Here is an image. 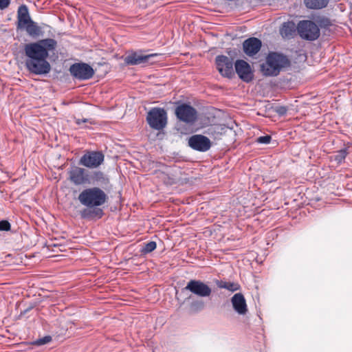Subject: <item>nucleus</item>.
<instances>
[{
  "instance_id": "dca6fc26",
  "label": "nucleus",
  "mask_w": 352,
  "mask_h": 352,
  "mask_svg": "<svg viewBox=\"0 0 352 352\" xmlns=\"http://www.w3.org/2000/svg\"><path fill=\"white\" fill-rule=\"evenodd\" d=\"M262 43L257 38L252 37L246 39L243 43V51L249 56H253L261 50Z\"/></svg>"
},
{
  "instance_id": "2f4dec72",
  "label": "nucleus",
  "mask_w": 352,
  "mask_h": 352,
  "mask_svg": "<svg viewBox=\"0 0 352 352\" xmlns=\"http://www.w3.org/2000/svg\"><path fill=\"white\" fill-rule=\"evenodd\" d=\"M278 112L280 114H283V113H285L286 112V109H285V107H280V108L278 109Z\"/></svg>"
},
{
  "instance_id": "b1692460",
  "label": "nucleus",
  "mask_w": 352,
  "mask_h": 352,
  "mask_svg": "<svg viewBox=\"0 0 352 352\" xmlns=\"http://www.w3.org/2000/svg\"><path fill=\"white\" fill-rule=\"evenodd\" d=\"M348 153L346 148H342L336 151L333 157L338 164H342L344 162Z\"/></svg>"
},
{
  "instance_id": "aec40b11",
  "label": "nucleus",
  "mask_w": 352,
  "mask_h": 352,
  "mask_svg": "<svg viewBox=\"0 0 352 352\" xmlns=\"http://www.w3.org/2000/svg\"><path fill=\"white\" fill-rule=\"evenodd\" d=\"M103 210L99 208H86L80 212V216L83 219H90L94 217L101 218L103 215Z\"/></svg>"
},
{
  "instance_id": "f3484780",
  "label": "nucleus",
  "mask_w": 352,
  "mask_h": 352,
  "mask_svg": "<svg viewBox=\"0 0 352 352\" xmlns=\"http://www.w3.org/2000/svg\"><path fill=\"white\" fill-rule=\"evenodd\" d=\"M231 302L234 310L239 315H245L248 311V306L244 296L241 293L235 294L231 298Z\"/></svg>"
},
{
  "instance_id": "c85d7f7f",
  "label": "nucleus",
  "mask_w": 352,
  "mask_h": 352,
  "mask_svg": "<svg viewBox=\"0 0 352 352\" xmlns=\"http://www.w3.org/2000/svg\"><path fill=\"white\" fill-rule=\"evenodd\" d=\"M271 139L272 138L270 135L261 136L257 138L256 142L259 144H267L270 142Z\"/></svg>"
},
{
  "instance_id": "6e6552de",
  "label": "nucleus",
  "mask_w": 352,
  "mask_h": 352,
  "mask_svg": "<svg viewBox=\"0 0 352 352\" xmlns=\"http://www.w3.org/2000/svg\"><path fill=\"white\" fill-rule=\"evenodd\" d=\"M71 75L76 79L85 80L90 79L94 74L93 68L85 63H76L69 67Z\"/></svg>"
},
{
  "instance_id": "bb28decb",
  "label": "nucleus",
  "mask_w": 352,
  "mask_h": 352,
  "mask_svg": "<svg viewBox=\"0 0 352 352\" xmlns=\"http://www.w3.org/2000/svg\"><path fill=\"white\" fill-rule=\"evenodd\" d=\"M52 340V338L50 336H46L42 338L37 339L33 343L36 346H41L49 343Z\"/></svg>"
},
{
  "instance_id": "7ed1b4c3",
  "label": "nucleus",
  "mask_w": 352,
  "mask_h": 352,
  "mask_svg": "<svg viewBox=\"0 0 352 352\" xmlns=\"http://www.w3.org/2000/svg\"><path fill=\"white\" fill-rule=\"evenodd\" d=\"M288 58L280 54L272 52L268 54L266 62L261 65V72L266 76H276L282 68L289 65Z\"/></svg>"
},
{
  "instance_id": "9d476101",
  "label": "nucleus",
  "mask_w": 352,
  "mask_h": 352,
  "mask_svg": "<svg viewBox=\"0 0 352 352\" xmlns=\"http://www.w3.org/2000/svg\"><path fill=\"white\" fill-rule=\"evenodd\" d=\"M184 289L190 292L192 294L201 297H208L212 294L211 287L204 282L199 280H190L188 282Z\"/></svg>"
},
{
  "instance_id": "393cba45",
  "label": "nucleus",
  "mask_w": 352,
  "mask_h": 352,
  "mask_svg": "<svg viewBox=\"0 0 352 352\" xmlns=\"http://www.w3.org/2000/svg\"><path fill=\"white\" fill-rule=\"evenodd\" d=\"M157 247L156 243L155 241H150L148 243H145L142 248H141L140 252L142 254H146L151 253L154 250H155Z\"/></svg>"
},
{
  "instance_id": "f03ea898",
  "label": "nucleus",
  "mask_w": 352,
  "mask_h": 352,
  "mask_svg": "<svg viewBox=\"0 0 352 352\" xmlns=\"http://www.w3.org/2000/svg\"><path fill=\"white\" fill-rule=\"evenodd\" d=\"M80 203L89 208H99L104 205L109 199L107 194L98 186H93L82 190L78 195Z\"/></svg>"
},
{
  "instance_id": "1a4fd4ad",
  "label": "nucleus",
  "mask_w": 352,
  "mask_h": 352,
  "mask_svg": "<svg viewBox=\"0 0 352 352\" xmlns=\"http://www.w3.org/2000/svg\"><path fill=\"white\" fill-rule=\"evenodd\" d=\"M157 56V54H143L141 52H132L124 58V63L129 65H152L155 62L153 58Z\"/></svg>"
},
{
  "instance_id": "4be33fe9",
  "label": "nucleus",
  "mask_w": 352,
  "mask_h": 352,
  "mask_svg": "<svg viewBox=\"0 0 352 352\" xmlns=\"http://www.w3.org/2000/svg\"><path fill=\"white\" fill-rule=\"evenodd\" d=\"M295 28L294 23L290 21L284 23L280 30V34L283 37H289L294 33Z\"/></svg>"
},
{
  "instance_id": "c756f323",
  "label": "nucleus",
  "mask_w": 352,
  "mask_h": 352,
  "mask_svg": "<svg viewBox=\"0 0 352 352\" xmlns=\"http://www.w3.org/2000/svg\"><path fill=\"white\" fill-rule=\"evenodd\" d=\"M320 25L327 26L330 24V21L327 18L322 17L317 21Z\"/></svg>"
},
{
  "instance_id": "f257e3e1",
  "label": "nucleus",
  "mask_w": 352,
  "mask_h": 352,
  "mask_svg": "<svg viewBox=\"0 0 352 352\" xmlns=\"http://www.w3.org/2000/svg\"><path fill=\"white\" fill-rule=\"evenodd\" d=\"M57 46V42L53 38H45L37 42L26 44L24 47L27 56L25 65L32 74L43 75L51 70V65L47 60L49 52L53 51Z\"/></svg>"
},
{
  "instance_id": "ddd939ff",
  "label": "nucleus",
  "mask_w": 352,
  "mask_h": 352,
  "mask_svg": "<svg viewBox=\"0 0 352 352\" xmlns=\"http://www.w3.org/2000/svg\"><path fill=\"white\" fill-rule=\"evenodd\" d=\"M89 170L75 166L69 171V179L76 186L88 184Z\"/></svg>"
},
{
  "instance_id": "5701e85b",
  "label": "nucleus",
  "mask_w": 352,
  "mask_h": 352,
  "mask_svg": "<svg viewBox=\"0 0 352 352\" xmlns=\"http://www.w3.org/2000/svg\"><path fill=\"white\" fill-rule=\"evenodd\" d=\"M219 288L226 289L230 292H235L240 289L238 283L234 282L220 281L217 284Z\"/></svg>"
},
{
  "instance_id": "f8f14e48",
  "label": "nucleus",
  "mask_w": 352,
  "mask_h": 352,
  "mask_svg": "<svg viewBox=\"0 0 352 352\" xmlns=\"http://www.w3.org/2000/svg\"><path fill=\"white\" fill-rule=\"evenodd\" d=\"M217 68L219 72L224 77L231 78L234 74L233 62L230 58L219 55L215 58Z\"/></svg>"
},
{
  "instance_id": "9b49d317",
  "label": "nucleus",
  "mask_w": 352,
  "mask_h": 352,
  "mask_svg": "<svg viewBox=\"0 0 352 352\" xmlns=\"http://www.w3.org/2000/svg\"><path fill=\"white\" fill-rule=\"evenodd\" d=\"M188 145L192 150L204 153L210 150L212 142L208 138L203 135L195 134L188 138Z\"/></svg>"
},
{
  "instance_id": "412c9836",
  "label": "nucleus",
  "mask_w": 352,
  "mask_h": 352,
  "mask_svg": "<svg viewBox=\"0 0 352 352\" xmlns=\"http://www.w3.org/2000/svg\"><path fill=\"white\" fill-rule=\"evenodd\" d=\"M329 1L330 0H304V3L307 8L320 10L326 8Z\"/></svg>"
},
{
  "instance_id": "0eeeda50",
  "label": "nucleus",
  "mask_w": 352,
  "mask_h": 352,
  "mask_svg": "<svg viewBox=\"0 0 352 352\" xmlns=\"http://www.w3.org/2000/svg\"><path fill=\"white\" fill-rule=\"evenodd\" d=\"M104 155L101 151H87L80 159L79 164L89 168H96L103 164Z\"/></svg>"
},
{
  "instance_id": "20e7f679",
  "label": "nucleus",
  "mask_w": 352,
  "mask_h": 352,
  "mask_svg": "<svg viewBox=\"0 0 352 352\" xmlns=\"http://www.w3.org/2000/svg\"><path fill=\"white\" fill-rule=\"evenodd\" d=\"M296 28L300 36L305 40L315 41L320 34L318 26L309 20L299 21Z\"/></svg>"
},
{
  "instance_id": "a211bd4d",
  "label": "nucleus",
  "mask_w": 352,
  "mask_h": 352,
  "mask_svg": "<svg viewBox=\"0 0 352 352\" xmlns=\"http://www.w3.org/2000/svg\"><path fill=\"white\" fill-rule=\"evenodd\" d=\"M31 21L28 7L25 5L19 6L17 10V29H23V27Z\"/></svg>"
},
{
  "instance_id": "4468645a",
  "label": "nucleus",
  "mask_w": 352,
  "mask_h": 352,
  "mask_svg": "<svg viewBox=\"0 0 352 352\" xmlns=\"http://www.w3.org/2000/svg\"><path fill=\"white\" fill-rule=\"evenodd\" d=\"M88 184L106 188L110 186V179L107 175L100 170H89Z\"/></svg>"
},
{
  "instance_id": "cd10ccee",
  "label": "nucleus",
  "mask_w": 352,
  "mask_h": 352,
  "mask_svg": "<svg viewBox=\"0 0 352 352\" xmlns=\"http://www.w3.org/2000/svg\"><path fill=\"white\" fill-rule=\"evenodd\" d=\"M11 228L10 223L6 220L0 221V231H8Z\"/></svg>"
},
{
  "instance_id": "a878e982",
  "label": "nucleus",
  "mask_w": 352,
  "mask_h": 352,
  "mask_svg": "<svg viewBox=\"0 0 352 352\" xmlns=\"http://www.w3.org/2000/svg\"><path fill=\"white\" fill-rule=\"evenodd\" d=\"M204 307L205 304L204 301L201 300H195L192 302L190 304V309L195 312L201 311L202 309H204Z\"/></svg>"
},
{
  "instance_id": "423d86ee",
  "label": "nucleus",
  "mask_w": 352,
  "mask_h": 352,
  "mask_svg": "<svg viewBox=\"0 0 352 352\" xmlns=\"http://www.w3.org/2000/svg\"><path fill=\"white\" fill-rule=\"evenodd\" d=\"M175 113L180 122L189 125L193 124L198 119L197 111L191 105L186 103L176 107Z\"/></svg>"
},
{
  "instance_id": "7c9ffc66",
  "label": "nucleus",
  "mask_w": 352,
  "mask_h": 352,
  "mask_svg": "<svg viewBox=\"0 0 352 352\" xmlns=\"http://www.w3.org/2000/svg\"><path fill=\"white\" fill-rule=\"evenodd\" d=\"M10 0H0V10H4L10 5Z\"/></svg>"
},
{
  "instance_id": "6ab92c4d",
  "label": "nucleus",
  "mask_w": 352,
  "mask_h": 352,
  "mask_svg": "<svg viewBox=\"0 0 352 352\" xmlns=\"http://www.w3.org/2000/svg\"><path fill=\"white\" fill-rule=\"evenodd\" d=\"M23 30H25L28 34L32 37H37L43 34L42 28L32 20L26 24Z\"/></svg>"
},
{
  "instance_id": "39448f33",
  "label": "nucleus",
  "mask_w": 352,
  "mask_h": 352,
  "mask_svg": "<svg viewBox=\"0 0 352 352\" xmlns=\"http://www.w3.org/2000/svg\"><path fill=\"white\" fill-rule=\"evenodd\" d=\"M146 120L151 128L160 131L167 124V113L163 108H152L148 113Z\"/></svg>"
},
{
  "instance_id": "2eb2a0df",
  "label": "nucleus",
  "mask_w": 352,
  "mask_h": 352,
  "mask_svg": "<svg viewBox=\"0 0 352 352\" xmlns=\"http://www.w3.org/2000/svg\"><path fill=\"white\" fill-rule=\"evenodd\" d=\"M235 70L239 77L244 82H249L254 78L250 65L243 60H237L234 64Z\"/></svg>"
}]
</instances>
